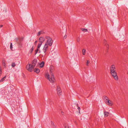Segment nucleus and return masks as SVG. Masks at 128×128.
<instances>
[{
  "mask_svg": "<svg viewBox=\"0 0 128 128\" xmlns=\"http://www.w3.org/2000/svg\"><path fill=\"white\" fill-rule=\"evenodd\" d=\"M67 37V35L66 34H65L64 36L63 37V39H66Z\"/></svg>",
  "mask_w": 128,
  "mask_h": 128,
  "instance_id": "nucleus-28",
  "label": "nucleus"
},
{
  "mask_svg": "<svg viewBox=\"0 0 128 128\" xmlns=\"http://www.w3.org/2000/svg\"><path fill=\"white\" fill-rule=\"evenodd\" d=\"M37 42V41H35V42H34V44H36V43Z\"/></svg>",
  "mask_w": 128,
  "mask_h": 128,
  "instance_id": "nucleus-31",
  "label": "nucleus"
},
{
  "mask_svg": "<svg viewBox=\"0 0 128 128\" xmlns=\"http://www.w3.org/2000/svg\"><path fill=\"white\" fill-rule=\"evenodd\" d=\"M104 114L105 117H107L108 114V112H104Z\"/></svg>",
  "mask_w": 128,
  "mask_h": 128,
  "instance_id": "nucleus-16",
  "label": "nucleus"
},
{
  "mask_svg": "<svg viewBox=\"0 0 128 128\" xmlns=\"http://www.w3.org/2000/svg\"><path fill=\"white\" fill-rule=\"evenodd\" d=\"M57 91L58 94L59 96H60L62 94V90L60 87L58 86L57 87Z\"/></svg>",
  "mask_w": 128,
  "mask_h": 128,
  "instance_id": "nucleus-6",
  "label": "nucleus"
},
{
  "mask_svg": "<svg viewBox=\"0 0 128 128\" xmlns=\"http://www.w3.org/2000/svg\"><path fill=\"white\" fill-rule=\"evenodd\" d=\"M110 74L115 80H118V78L117 76L116 73V71L110 72Z\"/></svg>",
  "mask_w": 128,
  "mask_h": 128,
  "instance_id": "nucleus-4",
  "label": "nucleus"
},
{
  "mask_svg": "<svg viewBox=\"0 0 128 128\" xmlns=\"http://www.w3.org/2000/svg\"><path fill=\"white\" fill-rule=\"evenodd\" d=\"M40 51L39 50V48H37V49L35 50V54L36 55L38 52L40 53Z\"/></svg>",
  "mask_w": 128,
  "mask_h": 128,
  "instance_id": "nucleus-11",
  "label": "nucleus"
},
{
  "mask_svg": "<svg viewBox=\"0 0 128 128\" xmlns=\"http://www.w3.org/2000/svg\"><path fill=\"white\" fill-rule=\"evenodd\" d=\"M78 110H79V113H80V107H78Z\"/></svg>",
  "mask_w": 128,
  "mask_h": 128,
  "instance_id": "nucleus-29",
  "label": "nucleus"
},
{
  "mask_svg": "<svg viewBox=\"0 0 128 128\" xmlns=\"http://www.w3.org/2000/svg\"><path fill=\"white\" fill-rule=\"evenodd\" d=\"M34 71L36 73L38 74L40 72V70L38 68H35L34 70Z\"/></svg>",
  "mask_w": 128,
  "mask_h": 128,
  "instance_id": "nucleus-12",
  "label": "nucleus"
},
{
  "mask_svg": "<svg viewBox=\"0 0 128 128\" xmlns=\"http://www.w3.org/2000/svg\"><path fill=\"white\" fill-rule=\"evenodd\" d=\"M2 25H1L0 26V27H2Z\"/></svg>",
  "mask_w": 128,
  "mask_h": 128,
  "instance_id": "nucleus-33",
  "label": "nucleus"
},
{
  "mask_svg": "<svg viewBox=\"0 0 128 128\" xmlns=\"http://www.w3.org/2000/svg\"><path fill=\"white\" fill-rule=\"evenodd\" d=\"M54 126H54H54H53V127L54 128Z\"/></svg>",
  "mask_w": 128,
  "mask_h": 128,
  "instance_id": "nucleus-34",
  "label": "nucleus"
},
{
  "mask_svg": "<svg viewBox=\"0 0 128 128\" xmlns=\"http://www.w3.org/2000/svg\"><path fill=\"white\" fill-rule=\"evenodd\" d=\"M106 104L108 105L111 106L112 105V102L110 100H108L106 102Z\"/></svg>",
  "mask_w": 128,
  "mask_h": 128,
  "instance_id": "nucleus-9",
  "label": "nucleus"
},
{
  "mask_svg": "<svg viewBox=\"0 0 128 128\" xmlns=\"http://www.w3.org/2000/svg\"><path fill=\"white\" fill-rule=\"evenodd\" d=\"M2 64L3 66H5V63L4 62H3L2 63Z\"/></svg>",
  "mask_w": 128,
  "mask_h": 128,
  "instance_id": "nucleus-30",
  "label": "nucleus"
},
{
  "mask_svg": "<svg viewBox=\"0 0 128 128\" xmlns=\"http://www.w3.org/2000/svg\"><path fill=\"white\" fill-rule=\"evenodd\" d=\"M44 33V32L43 31H41L38 32V34L37 35L38 36H39L40 35H41V34H43Z\"/></svg>",
  "mask_w": 128,
  "mask_h": 128,
  "instance_id": "nucleus-13",
  "label": "nucleus"
},
{
  "mask_svg": "<svg viewBox=\"0 0 128 128\" xmlns=\"http://www.w3.org/2000/svg\"><path fill=\"white\" fill-rule=\"evenodd\" d=\"M64 128H70L69 126H68V124H65Z\"/></svg>",
  "mask_w": 128,
  "mask_h": 128,
  "instance_id": "nucleus-21",
  "label": "nucleus"
},
{
  "mask_svg": "<svg viewBox=\"0 0 128 128\" xmlns=\"http://www.w3.org/2000/svg\"><path fill=\"white\" fill-rule=\"evenodd\" d=\"M44 62H42L40 64V68H42L44 66Z\"/></svg>",
  "mask_w": 128,
  "mask_h": 128,
  "instance_id": "nucleus-15",
  "label": "nucleus"
},
{
  "mask_svg": "<svg viewBox=\"0 0 128 128\" xmlns=\"http://www.w3.org/2000/svg\"><path fill=\"white\" fill-rule=\"evenodd\" d=\"M37 60L36 59H34L32 62V65L34 67L37 63Z\"/></svg>",
  "mask_w": 128,
  "mask_h": 128,
  "instance_id": "nucleus-10",
  "label": "nucleus"
},
{
  "mask_svg": "<svg viewBox=\"0 0 128 128\" xmlns=\"http://www.w3.org/2000/svg\"><path fill=\"white\" fill-rule=\"evenodd\" d=\"M50 74L51 76L50 77V75L48 73H46L45 75V76L52 84H53L55 81V79L54 78L53 72L54 70V67L52 66H51L50 68Z\"/></svg>",
  "mask_w": 128,
  "mask_h": 128,
  "instance_id": "nucleus-1",
  "label": "nucleus"
},
{
  "mask_svg": "<svg viewBox=\"0 0 128 128\" xmlns=\"http://www.w3.org/2000/svg\"><path fill=\"white\" fill-rule=\"evenodd\" d=\"M45 39L43 37H40L39 39V42L42 43L45 40Z\"/></svg>",
  "mask_w": 128,
  "mask_h": 128,
  "instance_id": "nucleus-8",
  "label": "nucleus"
},
{
  "mask_svg": "<svg viewBox=\"0 0 128 128\" xmlns=\"http://www.w3.org/2000/svg\"><path fill=\"white\" fill-rule=\"evenodd\" d=\"M16 66L15 64L14 63H13L12 64V66L13 67H14Z\"/></svg>",
  "mask_w": 128,
  "mask_h": 128,
  "instance_id": "nucleus-24",
  "label": "nucleus"
},
{
  "mask_svg": "<svg viewBox=\"0 0 128 128\" xmlns=\"http://www.w3.org/2000/svg\"><path fill=\"white\" fill-rule=\"evenodd\" d=\"M34 67L30 64H28L26 66V69L30 72H32L34 68Z\"/></svg>",
  "mask_w": 128,
  "mask_h": 128,
  "instance_id": "nucleus-5",
  "label": "nucleus"
},
{
  "mask_svg": "<svg viewBox=\"0 0 128 128\" xmlns=\"http://www.w3.org/2000/svg\"><path fill=\"white\" fill-rule=\"evenodd\" d=\"M2 72L1 68L0 67V76H1Z\"/></svg>",
  "mask_w": 128,
  "mask_h": 128,
  "instance_id": "nucleus-27",
  "label": "nucleus"
},
{
  "mask_svg": "<svg viewBox=\"0 0 128 128\" xmlns=\"http://www.w3.org/2000/svg\"><path fill=\"white\" fill-rule=\"evenodd\" d=\"M42 43H40L39 44H38L37 48H40L41 46L42 45Z\"/></svg>",
  "mask_w": 128,
  "mask_h": 128,
  "instance_id": "nucleus-22",
  "label": "nucleus"
},
{
  "mask_svg": "<svg viewBox=\"0 0 128 128\" xmlns=\"http://www.w3.org/2000/svg\"><path fill=\"white\" fill-rule=\"evenodd\" d=\"M49 46L48 45V44H45L42 49L43 51L44 52V54L41 55L42 57H44L46 55V52L48 49Z\"/></svg>",
  "mask_w": 128,
  "mask_h": 128,
  "instance_id": "nucleus-3",
  "label": "nucleus"
},
{
  "mask_svg": "<svg viewBox=\"0 0 128 128\" xmlns=\"http://www.w3.org/2000/svg\"><path fill=\"white\" fill-rule=\"evenodd\" d=\"M6 76L2 78L0 80V82H2L5 80Z\"/></svg>",
  "mask_w": 128,
  "mask_h": 128,
  "instance_id": "nucleus-19",
  "label": "nucleus"
},
{
  "mask_svg": "<svg viewBox=\"0 0 128 128\" xmlns=\"http://www.w3.org/2000/svg\"><path fill=\"white\" fill-rule=\"evenodd\" d=\"M76 39L78 42H79L80 41V38L79 37H78Z\"/></svg>",
  "mask_w": 128,
  "mask_h": 128,
  "instance_id": "nucleus-23",
  "label": "nucleus"
},
{
  "mask_svg": "<svg viewBox=\"0 0 128 128\" xmlns=\"http://www.w3.org/2000/svg\"><path fill=\"white\" fill-rule=\"evenodd\" d=\"M86 52V50L85 49H83L82 50V53L83 55H85Z\"/></svg>",
  "mask_w": 128,
  "mask_h": 128,
  "instance_id": "nucleus-17",
  "label": "nucleus"
},
{
  "mask_svg": "<svg viewBox=\"0 0 128 128\" xmlns=\"http://www.w3.org/2000/svg\"><path fill=\"white\" fill-rule=\"evenodd\" d=\"M110 72L116 71V67L114 65H112L110 68Z\"/></svg>",
  "mask_w": 128,
  "mask_h": 128,
  "instance_id": "nucleus-7",
  "label": "nucleus"
},
{
  "mask_svg": "<svg viewBox=\"0 0 128 128\" xmlns=\"http://www.w3.org/2000/svg\"><path fill=\"white\" fill-rule=\"evenodd\" d=\"M52 125H54V123L53 122H52Z\"/></svg>",
  "mask_w": 128,
  "mask_h": 128,
  "instance_id": "nucleus-32",
  "label": "nucleus"
},
{
  "mask_svg": "<svg viewBox=\"0 0 128 128\" xmlns=\"http://www.w3.org/2000/svg\"><path fill=\"white\" fill-rule=\"evenodd\" d=\"M103 99L104 100L105 102L109 100L108 98L106 96H104L103 97Z\"/></svg>",
  "mask_w": 128,
  "mask_h": 128,
  "instance_id": "nucleus-14",
  "label": "nucleus"
},
{
  "mask_svg": "<svg viewBox=\"0 0 128 128\" xmlns=\"http://www.w3.org/2000/svg\"><path fill=\"white\" fill-rule=\"evenodd\" d=\"M10 49L11 50H12V43H10Z\"/></svg>",
  "mask_w": 128,
  "mask_h": 128,
  "instance_id": "nucleus-26",
  "label": "nucleus"
},
{
  "mask_svg": "<svg viewBox=\"0 0 128 128\" xmlns=\"http://www.w3.org/2000/svg\"><path fill=\"white\" fill-rule=\"evenodd\" d=\"M90 63V62L88 60L87 61V62L86 63V64L87 66H88V64Z\"/></svg>",
  "mask_w": 128,
  "mask_h": 128,
  "instance_id": "nucleus-25",
  "label": "nucleus"
},
{
  "mask_svg": "<svg viewBox=\"0 0 128 128\" xmlns=\"http://www.w3.org/2000/svg\"><path fill=\"white\" fill-rule=\"evenodd\" d=\"M84 32H87L88 31L86 29H84L83 28H82L81 29Z\"/></svg>",
  "mask_w": 128,
  "mask_h": 128,
  "instance_id": "nucleus-20",
  "label": "nucleus"
},
{
  "mask_svg": "<svg viewBox=\"0 0 128 128\" xmlns=\"http://www.w3.org/2000/svg\"><path fill=\"white\" fill-rule=\"evenodd\" d=\"M34 50L33 46H32V47L31 48V49L29 51V53L30 54H31L32 52Z\"/></svg>",
  "mask_w": 128,
  "mask_h": 128,
  "instance_id": "nucleus-18",
  "label": "nucleus"
},
{
  "mask_svg": "<svg viewBox=\"0 0 128 128\" xmlns=\"http://www.w3.org/2000/svg\"><path fill=\"white\" fill-rule=\"evenodd\" d=\"M45 38L46 39V41L45 43L50 46H52L53 41L52 38L49 36H46Z\"/></svg>",
  "mask_w": 128,
  "mask_h": 128,
  "instance_id": "nucleus-2",
  "label": "nucleus"
}]
</instances>
